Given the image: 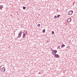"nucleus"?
Masks as SVG:
<instances>
[{
	"label": "nucleus",
	"instance_id": "obj_1",
	"mask_svg": "<svg viewBox=\"0 0 77 77\" xmlns=\"http://www.w3.org/2000/svg\"><path fill=\"white\" fill-rule=\"evenodd\" d=\"M73 13V11L72 10H70L68 12V14L69 15H72Z\"/></svg>",
	"mask_w": 77,
	"mask_h": 77
},
{
	"label": "nucleus",
	"instance_id": "obj_2",
	"mask_svg": "<svg viewBox=\"0 0 77 77\" xmlns=\"http://www.w3.org/2000/svg\"><path fill=\"white\" fill-rule=\"evenodd\" d=\"M21 34H22V31H21L19 32V34L18 35V37L19 38H20L21 37Z\"/></svg>",
	"mask_w": 77,
	"mask_h": 77
},
{
	"label": "nucleus",
	"instance_id": "obj_3",
	"mask_svg": "<svg viewBox=\"0 0 77 77\" xmlns=\"http://www.w3.org/2000/svg\"><path fill=\"white\" fill-rule=\"evenodd\" d=\"M67 21L68 23H70L71 21V18H68L67 19Z\"/></svg>",
	"mask_w": 77,
	"mask_h": 77
},
{
	"label": "nucleus",
	"instance_id": "obj_4",
	"mask_svg": "<svg viewBox=\"0 0 77 77\" xmlns=\"http://www.w3.org/2000/svg\"><path fill=\"white\" fill-rule=\"evenodd\" d=\"M55 57L56 58H58L59 57V55L57 54H55Z\"/></svg>",
	"mask_w": 77,
	"mask_h": 77
},
{
	"label": "nucleus",
	"instance_id": "obj_5",
	"mask_svg": "<svg viewBox=\"0 0 77 77\" xmlns=\"http://www.w3.org/2000/svg\"><path fill=\"white\" fill-rule=\"evenodd\" d=\"M24 34L25 35H27V32L26 31H24Z\"/></svg>",
	"mask_w": 77,
	"mask_h": 77
},
{
	"label": "nucleus",
	"instance_id": "obj_6",
	"mask_svg": "<svg viewBox=\"0 0 77 77\" xmlns=\"http://www.w3.org/2000/svg\"><path fill=\"white\" fill-rule=\"evenodd\" d=\"M53 52H54L55 54H56L57 53V50H53Z\"/></svg>",
	"mask_w": 77,
	"mask_h": 77
},
{
	"label": "nucleus",
	"instance_id": "obj_7",
	"mask_svg": "<svg viewBox=\"0 0 77 77\" xmlns=\"http://www.w3.org/2000/svg\"><path fill=\"white\" fill-rule=\"evenodd\" d=\"M26 35L24 33H23V38H24L25 37H26Z\"/></svg>",
	"mask_w": 77,
	"mask_h": 77
},
{
	"label": "nucleus",
	"instance_id": "obj_8",
	"mask_svg": "<svg viewBox=\"0 0 77 77\" xmlns=\"http://www.w3.org/2000/svg\"><path fill=\"white\" fill-rule=\"evenodd\" d=\"M3 7V5H0V9H2Z\"/></svg>",
	"mask_w": 77,
	"mask_h": 77
},
{
	"label": "nucleus",
	"instance_id": "obj_9",
	"mask_svg": "<svg viewBox=\"0 0 77 77\" xmlns=\"http://www.w3.org/2000/svg\"><path fill=\"white\" fill-rule=\"evenodd\" d=\"M60 14H59L57 15V18H59V17H60Z\"/></svg>",
	"mask_w": 77,
	"mask_h": 77
},
{
	"label": "nucleus",
	"instance_id": "obj_10",
	"mask_svg": "<svg viewBox=\"0 0 77 77\" xmlns=\"http://www.w3.org/2000/svg\"><path fill=\"white\" fill-rule=\"evenodd\" d=\"M52 54L53 55H55V54H56L54 53V52H53V51H52Z\"/></svg>",
	"mask_w": 77,
	"mask_h": 77
},
{
	"label": "nucleus",
	"instance_id": "obj_11",
	"mask_svg": "<svg viewBox=\"0 0 77 77\" xmlns=\"http://www.w3.org/2000/svg\"><path fill=\"white\" fill-rule=\"evenodd\" d=\"M65 45H64L63 44L61 46V47H62V48L64 47H65Z\"/></svg>",
	"mask_w": 77,
	"mask_h": 77
},
{
	"label": "nucleus",
	"instance_id": "obj_12",
	"mask_svg": "<svg viewBox=\"0 0 77 77\" xmlns=\"http://www.w3.org/2000/svg\"><path fill=\"white\" fill-rule=\"evenodd\" d=\"M45 32V29H44L43 30V33H44Z\"/></svg>",
	"mask_w": 77,
	"mask_h": 77
},
{
	"label": "nucleus",
	"instance_id": "obj_13",
	"mask_svg": "<svg viewBox=\"0 0 77 77\" xmlns=\"http://www.w3.org/2000/svg\"><path fill=\"white\" fill-rule=\"evenodd\" d=\"M23 9H26V7H23Z\"/></svg>",
	"mask_w": 77,
	"mask_h": 77
},
{
	"label": "nucleus",
	"instance_id": "obj_14",
	"mask_svg": "<svg viewBox=\"0 0 77 77\" xmlns=\"http://www.w3.org/2000/svg\"><path fill=\"white\" fill-rule=\"evenodd\" d=\"M38 27H40V24H38L37 25Z\"/></svg>",
	"mask_w": 77,
	"mask_h": 77
},
{
	"label": "nucleus",
	"instance_id": "obj_15",
	"mask_svg": "<svg viewBox=\"0 0 77 77\" xmlns=\"http://www.w3.org/2000/svg\"><path fill=\"white\" fill-rule=\"evenodd\" d=\"M54 31H53L52 32V34H53V35H54Z\"/></svg>",
	"mask_w": 77,
	"mask_h": 77
},
{
	"label": "nucleus",
	"instance_id": "obj_16",
	"mask_svg": "<svg viewBox=\"0 0 77 77\" xmlns=\"http://www.w3.org/2000/svg\"><path fill=\"white\" fill-rule=\"evenodd\" d=\"M54 18H55V19H56V18H57V17L56 16H55Z\"/></svg>",
	"mask_w": 77,
	"mask_h": 77
},
{
	"label": "nucleus",
	"instance_id": "obj_17",
	"mask_svg": "<svg viewBox=\"0 0 77 77\" xmlns=\"http://www.w3.org/2000/svg\"><path fill=\"white\" fill-rule=\"evenodd\" d=\"M3 72H4L5 71V69H3Z\"/></svg>",
	"mask_w": 77,
	"mask_h": 77
},
{
	"label": "nucleus",
	"instance_id": "obj_18",
	"mask_svg": "<svg viewBox=\"0 0 77 77\" xmlns=\"http://www.w3.org/2000/svg\"><path fill=\"white\" fill-rule=\"evenodd\" d=\"M51 51H53V49L51 48Z\"/></svg>",
	"mask_w": 77,
	"mask_h": 77
},
{
	"label": "nucleus",
	"instance_id": "obj_19",
	"mask_svg": "<svg viewBox=\"0 0 77 77\" xmlns=\"http://www.w3.org/2000/svg\"><path fill=\"white\" fill-rule=\"evenodd\" d=\"M74 5V3H73V5Z\"/></svg>",
	"mask_w": 77,
	"mask_h": 77
},
{
	"label": "nucleus",
	"instance_id": "obj_20",
	"mask_svg": "<svg viewBox=\"0 0 77 77\" xmlns=\"http://www.w3.org/2000/svg\"><path fill=\"white\" fill-rule=\"evenodd\" d=\"M41 74V73H38V74Z\"/></svg>",
	"mask_w": 77,
	"mask_h": 77
}]
</instances>
